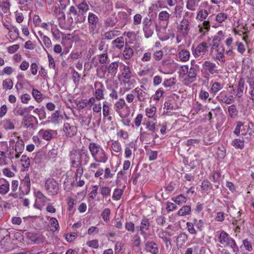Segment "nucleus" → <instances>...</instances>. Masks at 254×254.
I'll list each match as a JSON object with an SVG mask.
<instances>
[{"label":"nucleus","mask_w":254,"mask_h":254,"mask_svg":"<svg viewBox=\"0 0 254 254\" xmlns=\"http://www.w3.org/2000/svg\"><path fill=\"white\" fill-rule=\"evenodd\" d=\"M199 72V66L193 61L191 62L190 67L188 65H183L180 67V75L184 78L188 83H191L196 80Z\"/></svg>","instance_id":"obj_1"},{"label":"nucleus","mask_w":254,"mask_h":254,"mask_svg":"<svg viewBox=\"0 0 254 254\" xmlns=\"http://www.w3.org/2000/svg\"><path fill=\"white\" fill-rule=\"evenodd\" d=\"M254 126L252 122L245 123L242 121L237 122L234 130V134L237 136H242L246 140L250 141L254 137V129L252 128Z\"/></svg>","instance_id":"obj_2"},{"label":"nucleus","mask_w":254,"mask_h":254,"mask_svg":"<svg viewBox=\"0 0 254 254\" xmlns=\"http://www.w3.org/2000/svg\"><path fill=\"white\" fill-rule=\"evenodd\" d=\"M87 21L89 33L92 36L98 34L102 27L99 17L93 12H89Z\"/></svg>","instance_id":"obj_3"},{"label":"nucleus","mask_w":254,"mask_h":254,"mask_svg":"<svg viewBox=\"0 0 254 254\" xmlns=\"http://www.w3.org/2000/svg\"><path fill=\"white\" fill-rule=\"evenodd\" d=\"M143 31L144 37L146 38L151 37L153 33L155 28L158 31V26L154 20L149 16L146 17L143 20Z\"/></svg>","instance_id":"obj_4"},{"label":"nucleus","mask_w":254,"mask_h":254,"mask_svg":"<svg viewBox=\"0 0 254 254\" xmlns=\"http://www.w3.org/2000/svg\"><path fill=\"white\" fill-rule=\"evenodd\" d=\"M132 9L127 8L125 11H120L118 12L117 19L118 21L117 27L123 28L130 21V15Z\"/></svg>","instance_id":"obj_5"},{"label":"nucleus","mask_w":254,"mask_h":254,"mask_svg":"<svg viewBox=\"0 0 254 254\" xmlns=\"http://www.w3.org/2000/svg\"><path fill=\"white\" fill-rule=\"evenodd\" d=\"M219 242L224 247H230L234 252L238 251V247L235 241L224 231H222L218 237Z\"/></svg>","instance_id":"obj_6"},{"label":"nucleus","mask_w":254,"mask_h":254,"mask_svg":"<svg viewBox=\"0 0 254 254\" xmlns=\"http://www.w3.org/2000/svg\"><path fill=\"white\" fill-rule=\"evenodd\" d=\"M45 187L48 193L52 195H55L59 192V183L53 178H48L46 180Z\"/></svg>","instance_id":"obj_7"},{"label":"nucleus","mask_w":254,"mask_h":254,"mask_svg":"<svg viewBox=\"0 0 254 254\" xmlns=\"http://www.w3.org/2000/svg\"><path fill=\"white\" fill-rule=\"evenodd\" d=\"M225 48L223 45L213 47L211 48V53L212 58L215 60H219L221 63H225L224 58Z\"/></svg>","instance_id":"obj_8"},{"label":"nucleus","mask_w":254,"mask_h":254,"mask_svg":"<svg viewBox=\"0 0 254 254\" xmlns=\"http://www.w3.org/2000/svg\"><path fill=\"white\" fill-rule=\"evenodd\" d=\"M25 235L28 240L37 244L43 243L45 238L43 235L38 233L27 232Z\"/></svg>","instance_id":"obj_9"},{"label":"nucleus","mask_w":254,"mask_h":254,"mask_svg":"<svg viewBox=\"0 0 254 254\" xmlns=\"http://www.w3.org/2000/svg\"><path fill=\"white\" fill-rule=\"evenodd\" d=\"M201 71H207L211 74H218L219 72V70L216 64L209 61H205L203 63Z\"/></svg>","instance_id":"obj_10"},{"label":"nucleus","mask_w":254,"mask_h":254,"mask_svg":"<svg viewBox=\"0 0 254 254\" xmlns=\"http://www.w3.org/2000/svg\"><path fill=\"white\" fill-rule=\"evenodd\" d=\"M30 179L29 174H26L24 179L21 180L20 185L19 187V190L22 194H28L30 190Z\"/></svg>","instance_id":"obj_11"},{"label":"nucleus","mask_w":254,"mask_h":254,"mask_svg":"<svg viewBox=\"0 0 254 254\" xmlns=\"http://www.w3.org/2000/svg\"><path fill=\"white\" fill-rule=\"evenodd\" d=\"M208 46L206 42H202L198 44L194 51H193V55L195 58L203 57L208 52Z\"/></svg>","instance_id":"obj_12"},{"label":"nucleus","mask_w":254,"mask_h":254,"mask_svg":"<svg viewBox=\"0 0 254 254\" xmlns=\"http://www.w3.org/2000/svg\"><path fill=\"white\" fill-rule=\"evenodd\" d=\"M94 88L95 89V95L96 100H101L104 98V91L105 90V87L101 82L95 81L94 82Z\"/></svg>","instance_id":"obj_13"},{"label":"nucleus","mask_w":254,"mask_h":254,"mask_svg":"<svg viewBox=\"0 0 254 254\" xmlns=\"http://www.w3.org/2000/svg\"><path fill=\"white\" fill-rule=\"evenodd\" d=\"M150 223L149 219L146 217L143 216L141 220L140 225L136 227L137 231L140 232V234L144 235L146 234V231L150 229Z\"/></svg>","instance_id":"obj_14"},{"label":"nucleus","mask_w":254,"mask_h":254,"mask_svg":"<svg viewBox=\"0 0 254 254\" xmlns=\"http://www.w3.org/2000/svg\"><path fill=\"white\" fill-rule=\"evenodd\" d=\"M73 1L77 7L79 15H83L89 10V5L84 0H73Z\"/></svg>","instance_id":"obj_15"},{"label":"nucleus","mask_w":254,"mask_h":254,"mask_svg":"<svg viewBox=\"0 0 254 254\" xmlns=\"http://www.w3.org/2000/svg\"><path fill=\"white\" fill-rule=\"evenodd\" d=\"M70 169L72 170L73 169L78 168L79 166H83V163L81 160H80V156L77 155L75 156V154L72 151L70 153Z\"/></svg>","instance_id":"obj_16"},{"label":"nucleus","mask_w":254,"mask_h":254,"mask_svg":"<svg viewBox=\"0 0 254 254\" xmlns=\"http://www.w3.org/2000/svg\"><path fill=\"white\" fill-rule=\"evenodd\" d=\"M190 21L188 19L183 18L180 22L178 29L181 31L183 36L186 37L189 34Z\"/></svg>","instance_id":"obj_17"},{"label":"nucleus","mask_w":254,"mask_h":254,"mask_svg":"<svg viewBox=\"0 0 254 254\" xmlns=\"http://www.w3.org/2000/svg\"><path fill=\"white\" fill-rule=\"evenodd\" d=\"M63 130L67 136L72 137L76 134L77 130L75 126H70L69 123H66L64 125Z\"/></svg>","instance_id":"obj_18"},{"label":"nucleus","mask_w":254,"mask_h":254,"mask_svg":"<svg viewBox=\"0 0 254 254\" xmlns=\"http://www.w3.org/2000/svg\"><path fill=\"white\" fill-rule=\"evenodd\" d=\"M145 249L153 254H157L159 252L157 244L153 241H147L145 243Z\"/></svg>","instance_id":"obj_19"},{"label":"nucleus","mask_w":254,"mask_h":254,"mask_svg":"<svg viewBox=\"0 0 254 254\" xmlns=\"http://www.w3.org/2000/svg\"><path fill=\"white\" fill-rule=\"evenodd\" d=\"M217 98L220 101L222 102L227 104H230L234 100L233 96H228L225 91H223L221 92L219 95L217 96Z\"/></svg>","instance_id":"obj_20"},{"label":"nucleus","mask_w":254,"mask_h":254,"mask_svg":"<svg viewBox=\"0 0 254 254\" xmlns=\"http://www.w3.org/2000/svg\"><path fill=\"white\" fill-rule=\"evenodd\" d=\"M72 152L75 154V156H77L78 155L80 156V160L82 162L83 165H86L88 163L89 160V156L87 150H84V152H79L77 150L72 151Z\"/></svg>","instance_id":"obj_21"},{"label":"nucleus","mask_w":254,"mask_h":254,"mask_svg":"<svg viewBox=\"0 0 254 254\" xmlns=\"http://www.w3.org/2000/svg\"><path fill=\"white\" fill-rule=\"evenodd\" d=\"M221 178V173L218 171H214L210 175L209 178L213 183L216 184L214 185V187L216 189L219 188L220 185V179Z\"/></svg>","instance_id":"obj_22"},{"label":"nucleus","mask_w":254,"mask_h":254,"mask_svg":"<svg viewBox=\"0 0 254 254\" xmlns=\"http://www.w3.org/2000/svg\"><path fill=\"white\" fill-rule=\"evenodd\" d=\"M93 158L96 162L103 163H106L108 159V155L104 149L97 153Z\"/></svg>","instance_id":"obj_23"},{"label":"nucleus","mask_w":254,"mask_h":254,"mask_svg":"<svg viewBox=\"0 0 254 254\" xmlns=\"http://www.w3.org/2000/svg\"><path fill=\"white\" fill-rule=\"evenodd\" d=\"M9 190V184L5 179L0 178V194H6Z\"/></svg>","instance_id":"obj_24"},{"label":"nucleus","mask_w":254,"mask_h":254,"mask_svg":"<svg viewBox=\"0 0 254 254\" xmlns=\"http://www.w3.org/2000/svg\"><path fill=\"white\" fill-rule=\"evenodd\" d=\"M48 119L54 124H59L60 120L63 119V115L61 114V111L58 110L53 113Z\"/></svg>","instance_id":"obj_25"},{"label":"nucleus","mask_w":254,"mask_h":254,"mask_svg":"<svg viewBox=\"0 0 254 254\" xmlns=\"http://www.w3.org/2000/svg\"><path fill=\"white\" fill-rule=\"evenodd\" d=\"M132 92L136 94V97L139 101H145V99L147 98L146 97L147 93L139 87L135 88L132 90Z\"/></svg>","instance_id":"obj_26"},{"label":"nucleus","mask_w":254,"mask_h":254,"mask_svg":"<svg viewBox=\"0 0 254 254\" xmlns=\"http://www.w3.org/2000/svg\"><path fill=\"white\" fill-rule=\"evenodd\" d=\"M119 67V63L114 62L106 66V69L111 76H115L117 72Z\"/></svg>","instance_id":"obj_27"},{"label":"nucleus","mask_w":254,"mask_h":254,"mask_svg":"<svg viewBox=\"0 0 254 254\" xmlns=\"http://www.w3.org/2000/svg\"><path fill=\"white\" fill-rule=\"evenodd\" d=\"M118 23L117 17H115L114 15H111L110 16H109L104 21L106 27H113L115 26H117Z\"/></svg>","instance_id":"obj_28"},{"label":"nucleus","mask_w":254,"mask_h":254,"mask_svg":"<svg viewBox=\"0 0 254 254\" xmlns=\"http://www.w3.org/2000/svg\"><path fill=\"white\" fill-rule=\"evenodd\" d=\"M89 149L92 156L93 157L103 149L99 144L91 142L89 144Z\"/></svg>","instance_id":"obj_29"},{"label":"nucleus","mask_w":254,"mask_h":254,"mask_svg":"<svg viewBox=\"0 0 254 254\" xmlns=\"http://www.w3.org/2000/svg\"><path fill=\"white\" fill-rule=\"evenodd\" d=\"M53 131H54V130L51 129L44 130L42 129L39 131V133L42 135V138L44 139L50 141L53 138V134L52 133V132Z\"/></svg>","instance_id":"obj_30"},{"label":"nucleus","mask_w":254,"mask_h":254,"mask_svg":"<svg viewBox=\"0 0 254 254\" xmlns=\"http://www.w3.org/2000/svg\"><path fill=\"white\" fill-rule=\"evenodd\" d=\"M133 55V50L127 43L125 46V49L123 51V56L126 60L130 59Z\"/></svg>","instance_id":"obj_31"},{"label":"nucleus","mask_w":254,"mask_h":254,"mask_svg":"<svg viewBox=\"0 0 254 254\" xmlns=\"http://www.w3.org/2000/svg\"><path fill=\"white\" fill-rule=\"evenodd\" d=\"M245 140V137L243 138L242 139L239 138L234 139L232 142V145L235 148L243 149L245 147L244 142Z\"/></svg>","instance_id":"obj_32"},{"label":"nucleus","mask_w":254,"mask_h":254,"mask_svg":"<svg viewBox=\"0 0 254 254\" xmlns=\"http://www.w3.org/2000/svg\"><path fill=\"white\" fill-rule=\"evenodd\" d=\"M228 112L229 116L232 119L236 118L238 115V110L235 104H232L228 107Z\"/></svg>","instance_id":"obj_33"},{"label":"nucleus","mask_w":254,"mask_h":254,"mask_svg":"<svg viewBox=\"0 0 254 254\" xmlns=\"http://www.w3.org/2000/svg\"><path fill=\"white\" fill-rule=\"evenodd\" d=\"M24 149V143L22 139L18 138L15 142L14 150L15 153H22Z\"/></svg>","instance_id":"obj_34"},{"label":"nucleus","mask_w":254,"mask_h":254,"mask_svg":"<svg viewBox=\"0 0 254 254\" xmlns=\"http://www.w3.org/2000/svg\"><path fill=\"white\" fill-rule=\"evenodd\" d=\"M223 39V32L219 31L216 35L214 36L213 40L211 46L215 47L220 45V42Z\"/></svg>","instance_id":"obj_35"},{"label":"nucleus","mask_w":254,"mask_h":254,"mask_svg":"<svg viewBox=\"0 0 254 254\" xmlns=\"http://www.w3.org/2000/svg\"><path fill=\"white\" fill-rule=\"evenodd\" d=\"M188 236L185 233L180 234L177 239V246L182 247L188 240Z\"/></svg>","instance_id":"obj_36"},{"label":"nucleus","mask_w":254,"mask_h":254,"mask_svg":"<svg viewBox=\"0 0 254 254\" xmlns=\"http://www.w3.org/2000/svg\"><path fill=\"white\" fill-rule=\"evenodd\" d=\"M245 80L243 78H241L238 82L237 93L236 96L238 98H241L243 96L244 90Z\"/></svg>","instance_id":"obj_37"},{"label":"nucleus","mask_w":254,"mask_h":254,"mask_svg":"<svg viewBox=\"0 0 254 254\" xmlns=\"http://www.w3.org/2000/svg\"><path fill=\"white\" fill-rule=\"evenodd\" d=\"M19 186L18 181L17 180H13L11 182V190L13 192L9 194V196H12L14 198H16L18 197V194L17 193H15V192L17 190L18 187Z\"/></svg>","instance_id":"obj_38"},{"label":"nucleus","mask_w":254,"mask_h":254,"mask_svg":"<svg viewBox=\"0 0 254 254\" xmlns=\"http://www.w3.org/2000/svg\"><path fill=\"white\" fill-rule=\"evenodd\" d=\"M14 113L16 116H21L23 117L27 116L29 114L26 107L22 108L21 107L15 109L14 111Z\"/></svg>","instance_id":"obj_39"},{"label":"nucleus","mask_w":254,"mask_h":254,"mask_svg":"<svg viewBox=\"0 0 254 254\" xmlns=\"http://www.w3.org/2000/svg\"><path fill=\"white\" fill-rule=\"evenodd\" d=\"M191 209V207L190 205L184 206L178 211L177 214L179 216L189 215L190 213Z\"/></svg>","instance_id":"obj_40"},{"label":"nucleus","mask_w":254,"mask_h":254,"mask_svg":"<svg viewBox=\"0 0 254 254\" xmlns=\"http://www.w3.org/2000/svg\"><path fill=\"white\" fill-rule=\"evenodd\" d=\"M190 52L187 50H182L179 53V57L183 62H186L189 60Z\"/></svg>","instance_id":"obj_41"},{"label":"nucleus","mask_w":254,"mask_h":254,"mask_svg":"<svg viewBox=\"0 0 254 254\" xmlns=\"http://www.w3.org/2000/svg\"><path fill=\"white\" fill-rule=\"evenodd\" d=\"M172 200L176 204L178 205H181L187 201V198L183 194H181L177 197H172Z\"/></svg>","instance_id":"obj_42"},{"label":"nucleus","mask_w":254,"mask_h":254,"mask_svg":"<svg viewBox=\"0 0 254 254\" xmlns=\"http://www.w3.org/2000/svg\"><path fill=\"white\" fill-rule=\"evenodd\" d=\"M199 1H200V0H187L186 7L190 10L194 11L196 3Z\"/></svg>","instance_id":"obj_43"},{"label":"nucleus","mask_w":254,"mask_h":254,"mask_svg":"<svg viewBox=\"0 0 254 254\" xmlns=\"http://www.w3.org/2000/svg\"><path fill=\"white\" fill-rule=\"evenodd\" d=\"M208 15V13L206 10L202 9H200L197 13L196 19L200 21H203L206 18Z\"/></svg>","instance_id":"obj_44"},{"label":"nucleus","mask_w":254,"mask_h":254,"mask_svg":"<svg viewBox=\"0 0 254 254\" xmlns=\"http://www.w3.org/2000/svg\"><path fill=\"white\" fill-rule=\"evenodd\" d=\"M202 190L207 191L209 189H212L213 186L211 183L207 179L204 180L200 186Z\"/></svg>","instance_id":"obj_45"},{"label":"nucleus","mask_w":254,"mask_h":254,"mask_svg":"<svg viewBox=\"0 0 254 254\" xmlns=\"http://www.w3.org/2000/svg\"><path fill=\"white\" fill-rule=\"evenodd\" d=\"M223 88V85L217 82H214L211 86L210 92L215 94Z\"/></svg>","instance_id":"obj_46"},{"label":"nucleus","mask_w":254,"mask_h":254,"mask_svg":"<svg viewBox=\"0 0 254 254\" xmlns=\"http://www.w3.org/2000/svg\"><path fill=\"white\" fill-rule=\"evenodd\" d=\"M32 94L35 99V100L38 102L40 103L42 100V94L41 93L40 91H39L37 89H33Z\"/></svg>","instance_id":"obj_47"},{"label":"nucleus","mask_w":254,"mask_h":254,"mask_svg":"<svg viewBox=\"0 0 254 254\" xmlns=\"http://www.w3.org/2000/svg\"><path fill=\"white\" fill-rule=\"evenodd\" d=\"M127 112L126 114H122L121 113H120L119 115L121 118L124 119V120H123L124 124L126 126H129V123L130 122V120H129L128 119H125L127 118L129 115L130 110L128 107H127Z\"/></svg>","instance_id":"obj_48"},{"label":"nucleus","mask_w":254,"mask_h":254,"mask_svg":"<svg viewBox=\"0 0 254 254\" xmlns=\"http://www.w3.org/2000/svg\"><path fill=\"white\" fill-rule=\"evenodd\" d=\"M115 43L116 47L119 49H121L124 47V38L123 37H120L116 38L113 41Z\"/></svg>","instance_id":"obj_49"},{"label":"nucleus","mask_w":254,"mask_h":254,"mask_svg":"<svg viewBox=\"0 0 254 254\" xmlns=\"http://www.w3.org/2000/svg\"><path fill=\"white\" fill-rule=\"evenodd\" d=\"M123 194V190L121 189H116L113 192L112 198L114 200H118L120 199Z\"/></svg>","instance_id":"obj_50"},{"label":"nucleus","mask_w":254,"mask_h":254,"mask_svg":"<svg viewBox=\"0 0 254 254\" xmlns=\"http://www.w3.org/2000/svg\"><path fill=\"white\" fill-rule=\"evenodd\" d=\"M20 161L24 168H28L29 167L30 165V159L26 155H22Z\"/></svg>","instance_id":"obj_51"},{"label":"nucleus","mask_w":254,"mask_h":254,"mask_svg":"<svg viewBox=\"0 0 254 254\" xmlns=\"http://www.w3.org/2000/svg\"><path fill=\"white\" fill-rule=\"evenodd\" d=\"M58 155V152L57 150L55 149H53L50 150L47 154L46 156V159L47 160H51L52 159H55Z\"/></svg>","instance_id":"obj_52"},{"label":"nucleus","mask_w":254,"mask_h":254,"mask_svg":"<svg viewBox=\"0 0 254 254\" xmlns=\"http://www.w3.org/2000/svg\"><path fill=\"white\" fill-rule=\"evenodd\" d=\"M123 76L124 78L129 79L131 77V72L130 70V67L128 66L125 65L124 67V71L122 72Z\"/></svg>","instance_id":"obj_53"},{"label":"nucleus","mask_w":254,"mask_h":254,"mask_svg":"<svg viewBox=\"0 0 254 254\" xmlns=\"http://www.w3.org/2000/svg\"><path fill=\"white\" fill-rule=\"evenodd\" d=\"M110 114V109L107 101L103 103V115L104 118L108 117Z\"/></svg>","instance_id":"obj_54"},{"label":"nucleus","mask_w":254,"mask_h":254,"mask_svg":"<svg viewBox=\"0 0 254 254\" xmlns=\"http://www.w3.org/2000/svg\"><path fill=\"white\" fill-rule=\"evenodd\" d=\"M10 3L8 0L0 1V8H1L4 13L7 12L9 8Z\"/></svg>","instance_id":"obj_55"},{"label":"nucleus","mask_w":254,"mask_h":254,"mask_svg":"<svg viewBox=\"0 0 254 254\" xmlns=\"http://www.w3.org/2000/svg\"><path fill=\"white\" fill-rule=\"evenodd\" d=\"M110 214L111 210L108 208L104 209L101 213V216L103 219L106 222L109 221Z\"/></svg>","instance_id":"obj_56"},{"label":"nucleus","mask_w":254,"mask_h":254,"mask_svg":"<svg viewBox=\"0 0 254 254\" xmlns=\"http://www.w3.org/2000/svg\"><path fill=\"white\" fill-rule=\"evenodd\" d=\"M176 84V79L175 78H170L165 79L163 85L165 87H171Z\"/></svg>","instance_id":"obj_57"},{"label":"nucleus","mask_w":254,"mask_h":254,"mask_svg":"<svg viewBox=\"0 0 254 254\" xmlns=\"http://www.w3.org/2000/svg\"><path fill=\"white\" fill-rule=\"evenodd\" d=\"M23 121L28 123H33L34 122L36 125L38 124L37 119L35 116L31 115H28L27 116H24L23 119Z\"/></svg>","instance_id":"obj_58"},{"label":"nucleus","mask_w":254,"mask_h":254,"mask_svg":"<svg viewBox=\"0 0 254 254\" xmlns=\"http://www.w3.org/2000/svg\"><path fill=\"white\" fill-rule=\"evenodd\" d=\"M100 191L102 196L106 198L110 195L111 189L108 187H102L100 188Z\"/></svg>","instance_id":"obj_59"},{"label":"nucleus","mask_w":254,"mask_h":254,"mask_svg":"<svg viewBox=\"0 0 254 254\" xmlns=\"http://www.w3.org/2000/svg\"><path fill=\"white\" fill-rule=\"evenodd\" d=\"M99 61L100 64H106L108 59V56L107 50H105L104 53L98 55Z\"/></svg>","instance_id":"obj_60"},{"label":"nucleus","mask_w":254,"mask_h":254,"mask_svg":"<svg viewBox=\"0 0 254 254\" xmlns=\"http://www.w3.org/2000/svg\"><path fill=\"white\" fill-rule=\"evenodd\" d=\"M227 18V15L223 12L219 13L215 17V20L219 23H222Z\"/></svg>","instance_id":"obj_61"},{"label":"nucleus","mask_w":254,"mask_h":254,"mask_svg":"<svg viewBox=\"0 0 254 254\" xmlns=\"http://www.w3.org/2000/svg\"><path fill=\"white\" fill-rule=\"evenodd\" d=\"M156 111V108L155 106L151 108H146L145 110L146 115L149 118H152L155 115Z\"/></svg>","instance_id":"obj_62"},{"label":"nucleus","mask_w":254,"mask_h":254,"mask_svg":"<svg viewBox=\"0 0 254 254\" xmlns=\"http://www.w3.org/2000/svg\"><path fill=\"white\" fill-rule=\"evenodd\" d=\"M169 17L170 14L166 11H162L159 13L158 19L160 21H167Z\"/></svg>","instance_id":"obj_63"},{"label":"nucleus","mask_w":254,"mask_h":254,"mask_svg":"<svg viewBox=\"0 0 254 254\" xmlns=\"http://www.w3.org/2000/svg\"><path fill=\"white\" fill-rule=\"evenodd\" d=\"M150 161L155 160L158 156V152L157 151L149 150L146 153Z\"/></svg>","instance_id":"obj_64"}]
</instances>
